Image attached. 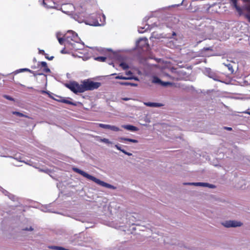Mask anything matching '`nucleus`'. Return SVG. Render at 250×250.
<instances>
[{"instance_id":"31","label":"nucleus","mask_w":250,"mask_h":250,"mask_svg":"<svg viewBox=\"0 0 250 250\" xmlns=\"http://www.w3.org/2000/svg\"><path fill=\"white\" fill-rule=\"evenodd\" d=\"M8 197L12 200L13 201H14L15 199V196L13 195V194H10L9 195H8Z\"/></svg>"},{"instance_id":"10","label":"nucleus","mask_w":250,"mask_h":250,"mask_svg":"<svg viewBox=\"0 0 250 250\" xmlns=\"http://www.w3.org/2000/svg\"><path fill=\"white\" fill-rule=\"evenodd\" d=\"M98 126L102 128L109 129L115 132L120 131V129L115 125H105L103 124H99Z\"/></svg>"},{"instance_id":"17","label":"nucleus","mask_w":250,"mask_h":250,"mask_svg":"<svg viewBox=\"0 0 250 250\" xmlns=\"http://www.w3.org/2000/svg\"><path fill=\"white\" fill-rule=\"evenodd\" d=\"M8 157L10 158H13L19 162H23V163H25L26 164V163L25 162H24V161L21 160L22 157L21 156V155L20 154H15L14 156H8Z\"/></svg>"},{"instance_id":"40","label":"nucleus","mask_w":250,"mask_h":250,"mask_svg":"<svg viewBox=\"0 0 250 250\" xmlns=\"http://www.w3.org/2000/svg\"><path fill=\"white\" fill-rule=\"evenodd\" d=\"M129 78H132V79L131 80H137V81H138V78L137 77H129Z\"/></svg>"},{"instance_id":"37","label":"nucleus","mask_w":250,"mask_h":250,"mask_svg":"<svg viewBox=\"0 0 250 250\" xmlns=\"http://www.w3.org/2000/svg\"><path fill=\"white\" fill-rule=\"evenodd\" d=\"M2 192L3 194H4L5 195L7 196L8 197V195L10 194L9 192H8L6 190H3Z\"/></svg>"},{"instance_id":"6","label":"nucleus","mask_w":250,"mask_h":250,"mask_svg":"<svg viewBox=\"0 0 250 250\" xmlns=\"http://www.w3.org/2000/svg\"><path fill=\"white\" fill-rule=\"evenodd\" d=\"M221 225L227 228H236L241 227L242 225V223L241 222L235 220H226L221 222Z\"/></svg>"},{"instance_id":"52","label":"nucleus","mask_w":250,"mask_h":250,"mask_svg":"<svg viewBox=\"0 0 250 250\" xmlns=\"http://www.w3.org/2000/svg\"><path fill=\"white\" fill-rule=\"evenodd\" d=\"M166 75H167V77H170V78H171V77H170L169 75L167 74Z\"/></svg>"},{"instance_id":"28","label":"nucleus","mask_w":250,"mask_h":250,"mask_svg":"<svg viewBox=\"0 0 250 250\" xmlns=\"http://www.w3.org/2000/svg\"><path fill=\"white\" fill-rule=\"evenodd\" d=\"M52 248L54 249H56L57 250H65V248L62 247H58V246H54L52 247Z\"/></svg>"},{"instance_id":"26","label":"nucleus","mask_w":250,"mask_h":250,"mask_svg":"<svg viewBox=\"0 0 250 250\" xmlns=\"http://www.w3.org/2000/svg\"><path fill=\"white\" fill-rule=\"evenodd\" d=\"M106 59V58L105 57H98L95 58V60L97 61H99L101 62H104Z\"/></svg>"},{"instance_id":"15","label":"nucleus","mask_w":250,"mask_h":250,"mask_svg":"<svg viewBox=\"0 0 250 250\" xmlns=\"http://www.w3.org/2000/svg\"><path fill=\"white\" fill-rule=\"evenodd\" d=\"M119 140L121 142L125 141H128V142L134 143H137L138 142V140H137L129 139V138H125V137H120L119 138Z\"/></svg>"},{"instance_id":"39","label":"nucleus","mask_w":250,"mask_h":250,"mask_svg":"<svg viewBox=\"0 0 250 250\" xmlns=\"http://www.w3.org/2000/svg\"><path fill=\"white\" fill-rule=\"evenodd\" d=\"M125 74H126V75H132V73L131 72V71H128L126 72L125 73Z\"/></svg>"},{"instance_id":"42","label":"nucleus","mask_w":250,"mask_h":250,"mask_svg":"<svg viewBox=\"0 0 250 250\" xmlns=\"http://www.w3.org/2000/svg\"><path fill=\"white\" fill-rule=\"evenodd\" d=\"M225 128L226 129H227L228 130H232V128L231 127H226Z\"/></svg>"},{"instance_id":"56","label":"nucleus","mask_w":250,"mask_h":250,"mask_svg":"<svg viewBox=\"0 0 250 250\" xmlns=\"http://www.w3.org/2000/svg\"><path fill=\"white\" fill-rule=\"evenodd\" d=\"M110 64H113V62H111V63H109Z\"/></svg>"},{"instance_id":"41","label":"nucleus","mask_w":250,"mask_h":250,"mask_svg":"<svg viewBox=\"0 0 250 250\" xmlns=\"http://www.w3.org/2000/svg\"><path fill=\"white\" fill-rule=\"evenodd\" d=\"M121 152H123L124 154H126V152L127 151H126L125 150L122 149L121 151Z\"/></svg>"},{"instance_id":"53","label":"nucleus","mask_w":250,"mask_h":250,"mask_svg":"<svg viewBox=\"0 0 250 250\" xmlns=\"http://www.w3.org/2000/svg\"><path fill=\"white\" fill-rule=\"evenodd\" d=\"M152 37H154V33H153V34H152Z\"/></svg>"},{"instance_id":"4","label":"nucleus","mask_w":250,"mask_h":250,"mask_svg":"<svg viewBox=\"0 0 250 250\" xmlns=\"http://www.w3.org/2000/svg\"><path fill=\"white\" fill-rule=\"evenodd\" d=\"M71 41H74L76 43H79L81 41L77 34L72 30L68 31L65 35V42L68 44L71 45L73 48L76 50L79 49V48L75 46V43L71 42Z\"/></svg>"},{"instance_id":"49","label":"nucleus","mask_w":250,"mask_h":250,"mask_svg":"<svg viewBox=\"0 0 250 250\" xmlns=\"http://www.w3.org/2000/svg\"><path fill=\"white\" fill-rule=\"evenodd\" d=\"M172 35L173 36H176V33L175 32H173V33H172Z\"/></svg>"},{"instance_id":"43","label":"nucleus","mask_w":250,"mask_h":250,"mask_svg":"<svg viewBox=\"0 0 250 250\" xmlns=\"http://www.w3.org/2000/svg\"><path fill=\"white\" fill-rule=\"evenodd\" d=\"M123 100L124 101H127L129 100V98H123Z\"/></svg>"},{"instance_id":"22","label":"nucleus","mask_w":250,"mask_h":250,"mask_svg":"<svg viewBox=\"0 0 250 250\" xmlns=\"http://www.w3.org/2000/svg\"><path fill=\"white\" fill-rule=\"evenodd\" d=\"M13 114H14V115H17L18 116H19V117H28L27 116L22 114V113H21V112H18V111L13 112Z\"/></svg>"},{"instance_id":"16","label":"nucleus","mask_w":250,"mask_h":250,"mask_svg":"<svg viewBox=\"0 0 250 250\" xmlns=\"http://www.w3.org/2000/svg\"><path fill=\"white\" fill-rule=\"evenodd\" d=\"M117 83L122 85H130L132 86H137L138 85L137 83L130 82H118Z\"/></svg>"},{"instance_id":"13","label":"nucleus","mask_w":250,"mask_h":250,"mask_svg":"<svg viewBox=\"0 0 250 250\" xmlns=\"http://www.w3.org/2000/svg\"><path fill=\"white\" fill-rule=\"evenodd\" d=\"M56 101L59 102H61V103H65V104H71V105H76V104H74V103L72 102L71 101L66 99H64L63 98H62V97H60V99H56Z\"/></svg>"},{"instance_id":"11","label":"nucleus","mask_w":250,"mask_h":250,"mask_svg":"<svg viewBox=\"0 0 250 250\" xmlns=\"http://www.w3.org/2000/svg\"><path fill=\"white\" fill-rule=\"evenodd\" d=\"M172 72L176 73L178 75V78H177V79H183L185 77L187 76V73L186 72L184 71L183 70L178 69L177 68H173L172 70Z\"/></svg>"},{"instance_id":"20","label":"nucleus","mask_w":250,"mask_h":250,"mask_svg":"<svg viewBox=\"0 0 250 250\" xmlns=\"http://www.w3.org/2000/svg\"><path fill=\"white\" fill-rule=\"evenodd\" d=\"M115 79L120 80H131L132 78H129V77H124L122 75H118L115 77Z\"/></svg>"},{"instance_id":"54","label":"nucleus","mask_w":250,"mask_h":250,"mask_svg":"<svg viewBox=\"0 0 250 250\" xmlns=\"http://www.w3.org/2000/svg\"><path fill=\"white\" fill-rule=\"evenodd\" d=\"M247 113L249 114V115H250V112H247Z\"/></svg>"},{"instance_id":"12","label":"nucleus","mask_w":250,"mask_h":250,"mask_svg":"<svg viewBox=\"0 0 250 250\" xmlns=\"http://www.w3.org/2000/svg\"><path fill=\"white\" fill-rule=\"evenodd\" d=\"M122 127L131 131L135 132L138 130V128L137 127L130 125H122Z\"/></svg>"},{"instance_id":"44","label":"nucleus","mask_w":250,"mask_h":250,"mask_svg":"<svg viewBox=\"0 0 250 250\" xmlns=\"http://www.w3.org/2000/svg\"><path fill=\"white\" fill-rule=\"evenodd\" d=\"M126 155H127L128 156H131L132 154V153H131L130 152H127Z\"/></svg>"},{"instance_id":"32","label":"nucleus","mask_w":250,"mask_h":250,"mask_svg":"<svg viewBox=\"0 0 250 250\" xmlns=\"http://www.w3.org/2000/svg\"><path fill=\"white\" fill-rule=\"evenodd\" d=\"M41 64L42 66L44 68L46 67V66H47V63L45 62H41Z\"/></svg>"},{"instance_id":"33","label":"nucleus","mask_w":250,"mask_h":250,"mask_svg":"<svg viewBox=\"0 0 250 250\" xmlns=\"http://www.w3.org/2000/svg\"><path fill=\"white\" fill-rule=\"evenodd\" d=\"M39 52L40 54H42L44 55V56H46L47 55V54L45 53V52L43 50L39 49Z\"/></svg>"},{"instance_id":"45","label":"nucleus","mask_w":250,"mask_h":250,"mask_svg":"<svg viewBox=\"0 0 250 250\" xmlns=\"http://www.w3.org/2000/svg\"><path fill=\"white\" fill-rule=\"evenodd\" d=\"M61 53H62V54H64L65 53V52L64 51V49H62L61 51Z\"/></svg>"},{"instance_id":"3","label":"nucleus","mask_w":250,"mask_h":250,"mask_svg":"<svg viewBox=\"0 0 250 250\" xmlns=\"http://www.w3.org/2000/svg\"><path fill=\"white\" fill-rule=\"evenodd\" d=\"M85 13L77 14L74 13L71 14V17L74 19L75 21H78L80 23L85 22L86 24L93 26H98L104 25L105 22V16L103 14L102 17V20L100 19L101 23H99L97 20L94 21L92 22H89L85 19Z\"/></svg>"},{"instance_id":"24","label":"nucleus","mask_w":250,"mask_h":250,"mask_svg":"<svg viewBox=\"0 0 250 250\" xmlns=\"http://www.w3.org/2000/svg\"><path fill=\"white\" fill-rule=\"evenodd\" d=\"M161 85L163 86H169V85H172V83L169 82H163L162 81V83H161Z\"/></svg>"},{"instance_id":"51","label":"nucleus","mask_w":250,"mask_h":250,"mask_svg":"<svg viewBox=\"0 0 250 250\" xmlns=\"http://www.w3.org/2000/svg\"><path fill=\"white\" fill-rule=\"evenodd\" d=\"M42 93H48V92H47L45 91H42Z\"/></svg>"},{"instance_id":"48","label":"nucleus","mask_w":250,"mask_h":250,"mask_svg":"<svg viewBox=\"0 0 250 250\" xmlns=\"http://www.w3.org/2000/svg\"><path fill=\"white\" fill-rule=\"evenodd\" d=\"M138 31H139V33H142L144 32L143 31H141V30H140L139 29L138 30Z\"/></svg>"},{"instance_id":"47","label":"nucleus","mask_w":250,"mask_h":250,"mask_svg":"<svg viewBox=\"0 0 250 250\" xmlns=\"http://www.w3.org/2000/svg\"><path fill=\"white\" fill-rule=\"evenodd\" d=\"M43 4L45 6L46 5V3L45 2L44 0H43V2H42Z\"/></svg>"},{"instance_id":"21","label":"nucleus","mask_w":250,"mask_h":250,"mask_svg":"<svg viewBox=\"0 0 250 250\" xmlns=\"http://www.w3.org/2000/svg\"><path fill=\"white\" fill-rule=\"evenodd\" d=\"M120 66L122 67L124 70H126L129 68L128 64L124 62L120 63Z\"/></svg>"},{"instance_id":"19","label":"nucleus","mask_w":250,"mask_h":250,"mask_svg":"<svg viewBox=\"0 0 250 250\" xmlns=\"http://www.w3.org/2000/svg\"><path fill=\"white\" fill-rule=\"evenodd\" d=\"M152 83H158L161 84L162 81L157 77H154L152 79Z\"/></svg>"},{"instance_id":"29","label":"nucleus","mask_w":250,"mask_h":250,"mask_svg":"<svg viewBox=\"0 0 250 250\" xmlns=\"http://www.w3.org/2000/svg\"><path fill=\"white\" fill-rule=\"evenodd\" d=\"M3 97L5 98V99L8 100H10V101H14V98H13L12 97L8 96V95H4L3 96Z\"/></svg>"},{"instance_id":"55","label":"nucleus","mask_w":250,"mask_h":250,"mask_svg":"<svg viewBox=\"0 0 250 250\" xmlns=\"http://www.w3.org/2000/svg\"><path fill=\"white\" fill-rule=\"evenodd\" d=\"M62 12H63V13H66V12H65V11H62Z\"/></svg>"},{"instance_id":"2","label":"nucleus","mask_w":250,"mask_h":250,"mask_svg":"<svg viewBox=\"0 0 250 250\" xmlns=\"http://www.w3.org/2000/svg\"><path fill=\"white\" fill-rule=\"evenodd\" d=\"M73 170L75 172L81 174L84 177L86 178L87 179L93 181L94 182H95V183L100 186L112 189H115L116 188L114 186L106 183L103 181H101L100 179H97V178L87 173L86 172H84L83 170H82L81 169L78 168L73 167Z\"/></svg>"},{"instance_id":"36","label":"nucleus","mask_w":250,"mask_h":250,"mask_svg":"<svg viewBox=\"0 0 250 250\" xmlns=\"http://www.w3.org/2000/svg\"><path fill=\"white\" fill-rule=\"evenodd\" d=\"M115 147L118 150H119L120 151H121V150L122 149V148L120 146V145L119 144H117V145H116L115 146Z\"/></svg>"},{"instance_id":"25","label":"nucleus","mask_w":250,"mask_h":250,"mask_svg":"<svg viewBox=\"0 0 250 250\" xmlns=\"http://www.w3.org/2000/svg\"><path fill=\"white\" fill-rule=\"evenodd\" d=\"M58 35H59V33H58L57 34V37L58 38V40L59 42L60 43V44L62 45V44H63V42L65 41V38L63 39L62 38H59L58 37Z\"/></svg>"},{"instance_id":"38","label":"nucleus","mask_w":250,"mask_h":250,"mask_svg":"<svg viewBox=\"0 0 250 250\" xmlns=\"http://www.w3.org/2000/svg\"><path fill=\"white\" fill-rule=\"evenodd\" d=\"M34 76H36V75H43L42 73H35V72L34 71V73H32Z\"/></svg>"},{"instance_id":"1","label":"nucleus","mask_w":250,"mask_h":250,"mask_svg":"<svg viewBox=\"0 0 250 250\" xmlns=\"http://www.w3.org/2000/svg\"><path fill=\"white\" fill-rule=\"evenodd\" d=\"M101 85V83L95 82L89 79L82 81L80 84L75 81L71 82L65 84L66 87L75 94L97 89Z\"/></svg>"},{"instance_id":"18","label":"nucleus","mask_w":250,"mask_h":250,"mask_svg":"<svg viewBox=\"0 0 250 250\" xmlns=\"http://www.w3.org/2000/svg\"><path fill=\"white\" fill-rule=\"evenodd\" d=\"M223 64L228 68L231 74L233 73L234 70L233 69V66L230 63H223Z\"/></svg>"},{"instance_id":"14","label":"nucleus","mask_w":250,"mask_h":250,"mask_svg":"<svg viewBox=\"0 0 250 250\" xmlns=\"http://www.w3.org/2000/svg\"><path fill=\"white\" fill-rule=\"evenodd\" d=\"M144 104L149 107H161L162 104L157 103L145 102Z\"/></svg>"},{"instance_id":"34","label":"nucleus","mask_w":250,"mask_h":250,"mask_svg":"<svg viewBox=\"0 0 250 250\" xmlns=\"http://www.w3.org/2000/svg\"><path fill=\"white\" fill-rule=\"evenodd\" d=\"M43 71L46 73H48V72H50V70L49 68L47 67V66H46V67L44 68Z\"/></svg>"},{"instance_id":"9","label":"nucleus","mask_w":250,"mask_h":250,"mask_svg":"<svg viewBox=\"0 0 250 250\" xmlns=\"http://www.w3.org/2000/svg\"><path fill=\"white\" fill-rule=\"evenodd\" d=\"M185 185H193L195 186H201L203 187H208L210 188H215V186L212 184H210L208 183H202V182H196V183H185Z\"/></svg>"},{"instance_id":"46","label":"nucleus","mask_w":250,"mask_h":250,"mask_svg":"<svg viewBox=\"0 0 250 250\" xmlns=\"http://www.w3.org/2000/svg\"><path fill=\"white\" fill-rule=\"evenodd\" d=\"M204 50H209L210 48L209 47L204 48Z\"/></svg>"},{"instance_id":"50","label":"nucleus","mask_w":250,"mask_h":250,"mask_svg":"<svg viewBox=\"0 0 250 250\" xmlns=\"http://www.w3.org/2000/svg\"><path fill=\"white\" fill-rule=\"evenodd\" d=\"M69 6L70 7H71L72 8H74L73 5H71V4H70V5H69Z\"/></svg>"},{"instance_id":"57","label":"nucleus","mask_w":250,"mask_h":250,"mask_svg":"<svg viewBox=\"0 0 250 250\" xmlns=\"http://www.w3.org/2000/svg\"><path fill=\"white\" fill-rule=\"evenodd\" d=\"M116 75V74H112V75Z\"/></svg>"},{"instance_id":"35","label":"nucleus","mask_w":250,"mask_h":250,"mask_svg":"<svg viewBox=\"0 0 250 250\" xmlns=\"http://www.w3.org/2000/svg\"><path fill=\"white\" fill-rule=\"evenodd\" d=\"M45 57L46 59H48V60H52L54 58L53 56H51L49 57V56H48V54L46 56H45Z\"/></svg>"},{"instance_id":"23","label":"nucleus","mask_w":250,"mask_h":250,"mask_svg":"<svg viewBox=\"0 0 250 250\" xmlns=\"http://www.w3.org/2000/svg\"><path fill=\"white\" fill-rule=\"evenodd\" d=\"M101 142L107 144H113L112 142L110 141L109 139L106 138H103L101 140Z\"/></svg>"},{"instance_id":"30","label":"nucleus","mask_w":250,"mask_h":250,"mask_svg":"<svg viewBox=\"0 0 250 250\" xmlns=\"http://www.w3.org/2000/svg\"><path fill=\"white\" fill-rule=\"evenodd\" d=\"M22 230L25 231H33L34 229L32 227H30L29 228H25Z\"/></svg>"},{"instance_id":"8","label":"nucleus","mask_w":250,"mask_h":250,"mask_svg":"<svg viewBox=\"0 0 250 250\" xmlns=\"http://www.w3.org/2000/svg\"><path fill=\"white\" fill-rule=\"evenodd\" d=\"M205 73L210 78L212 79L215 81H220L219 76L214 71H212L210 68H208L205 69Z\"/></svg>"},{"instance_id":"5","label":"nucleus","mask_w":250,"mask_h":250,"mask_svg":"<svg viewBox=\"0 0 250 250\" xmlns=\"http://www.w3.org/2000/svg\"><path fill=\"white\" fill-rule=\"evenodd\" d=\"M232 3L233 6L236 9V11L239 13L240 15L242 14L243 9H246L249 13L245 15L246 18L248 20V21L250 22V3L243 7L242 8L240 6H238L237 3V0H230Z\"/></svg>"},{"instance_id":"27","label":"nucleus","mask_w":250,"mask_h":250,"mask_svg":"<svg viewBox=\"0 0 250 250\" xmlns=\"http://www.w3.org/2000/svg\"><path fill=\"white\" fill-rule=\"evenodd\" d=\"M19 71L20 72H23V71H27V72H29L30 73H34L33 71L31 70H30L28 68H22V69H19Z\"/></svg>"},{"instance_id":"7","label":"nucleus","mask_w":250,"mask_h":250,"mask_svg":"<svg viewBox=\"0 0 250 250\" xmlns=\"http://www.w3.org/2000/svg\"><path fill=\"white\" fill-rule=\"evenodd\" d=\"M147 39L146 38H141L136 42V46L142 49H147L148 46Z\"/></svg>"}]
</instances>
